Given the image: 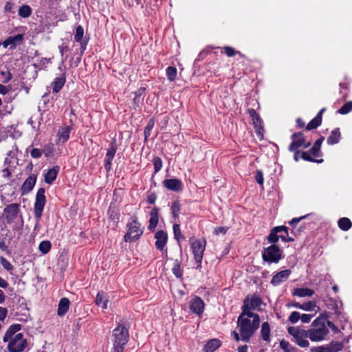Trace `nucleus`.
<instances>
[{"label": "nucleus", "mask_w": 352, "mask_h": 352, "mask_svg": "<svg viewBox=\"0 0 352 352\" xmlns=\"http://www.w3.org/2000/svg\"><path fill=\"white\" fill-rule=\"evenodd\" d=\"M153 162L155 172H158L162 168V162L161 159L158 157H154Z\"/></svg>", "instance_id": "49"}, {"label": "nucleus", "mask_w": 352, "mask_h": 352, "mask_svg": "<svg viewBox=\"0 0 352 352\" xmlns=\"http://www.w3.org/2000/svg\"><path fill=\"white\" fill-rule=\"evenodd\" d=\"M221 341L219 339H211L206 342L203 351L204 352H214L221 346Z\"/></svg>", "instance_id": "20"}, {"label": "nucleus", "mask_w": 352, "mask_h": 352, "mask_svg": "<svg viewBox=\"0 0 352 352\" xmlns=\"http://www.w3.org/2000/svg\"><path fill=\"white\" fill-rule=\"evenodd\" d=\"M128 331L122 325L118 326L113 330V345L116 352H122L123 346L128 340Z\"/></svg>", "instance_id": "4"}, {"label": "nucleus", "mask_w": 352, "mask_h": 352, "mask_svg": "<svg viewBox=\"0 0 352 352\" xmlns=\"http://www.w3.org/2000/svg\"><path fill=\"white\" fill-rule=\"evenodd\" d=\"M19 207L18 204H11L5 207L3 216L7 223H12L16 219L19 211Z\"/></svg>", "instance_id": "10"}, {"label": "nucleus", "mask_w": 352, "mask_h": 352, "mask_svg": "<svg viewBox=\"0 0 352 352\" xmlns=\"http://www.w3.org/2000/svg\"><path fill=\"white\" fill-rule=\"evenodd\" d=\"M352 110V101L347 102L345 103L339 110L340 114H346Z\"/></svg>", "instance_id": "42"}, {"label": "nucleus", "mask_w": 352, "mask_h": 352, "mask_svg": "<svg viewBox=\"0 0 352 352\" xmlns=\"http://www.w3.org/2000/svg\"><path fill=\"white\" fill-rule=\"evenodd\" d=\"M10 89L1 84H0V94L6 95L8 93Z\"/></svg>", "instance_id": "61"}, {"label": "nucleus", "mask_w": 352, "mask_h": 352, "mask_svg": "<svg viewBox=\"0 0 352 352\" xmlns=\"http://www.w3.org/2000/svg\"><path fill=\"white\" fill-rule=\"evenodd\" d=\"M159 220V213L157 208H153L150 212V220L148 228L150 230H154L156 228Z\"/></svg>", "instance_id": "22"}, {"label": "nucleus", "mask_w": 352, "mask_h": 352, "mask_svg": "<svg viewBox=\"0 0 352 352\" xmlns=\"http://www.w3.org/2000/svg\"><path fill=\"white\" fill-rule=\"evenodd\" d=\"M329 352H338L343 348V344L341 342L333 341L326 346Z\"/></svg>", "instance_id": "32"}, {"label": "nucleus", "mask_w": 352, "mask_h": 352, "mask_svg": "<svg viewBox=\"0 0 352 352\" xmlns=\"http://www.w3.org/2000/svg\"><path fill=\"white\" fill-rule=\"evenodd\" d=\"M224 50L226 55L229 57L234 56L236 54H239V52H236L234 48L231 47H226Z\"/></svg>", "instance_id": "52"}, {"label": "nucleus", "mask_w": 352, "mask_h": 352, "mask_svg": "<svg viewBox=\"0 0 352 352\" xmlns=\"http://www.w3.org/2000/svg\"><path fill=\"white\" fill-rule=\"evenodd\" d=\"M314 329L308 330L309 338L313 342H319L325 338L329 330L324 322H320L319 319L313 322Z\"/></svg>", "instance_id": "3"}, {"label": "nucleus", "mask_w": 352, "mask_h": 352, "mask_svg": "<svg viewBox=\"0 0 352 352\" xmlns=\"http://www.w3.org/2000/svg\"><path fill=\"white\" fill-rule=\"evenodd\" d=\"M316 314H303L300 315V320L304 323H308L311 321V318L315 316Z\"/></svg>", "instance_id": "51"}, {"label": "nucleus", "mask_w": 352, "mask_h": 352, "mask_svg": "<svg viewBox=\"0 0 352 352\" xmlns=\"http://www.w3.org/2000/svg\"><path fill=\"white\" fill-rule=\"evenodd\" d=\"M155 238L156 248L160 250H163L167 242V234L163 230H160L155 233Z\"/></svg>", "instance_id": "16"}, {"label": "nucleus", "mask_w": 352, "mask_h": 352, "mask_svg": "<svg viewBox=\"0 0 352 352\" xmlns=\"http://www.w3.org/2000/svg\"><path fill=\"white\" fill-rule=\"evenodd\" d=\"M69 300L67 298H61L58 309V314L59 316L64 315L69 309Z\"/></svg>", "instance_id": "29"}, {"label": "nucleus", "mask_w": 352, "mask_h": 352, "mask_svg": "<svg viewBox=\"0 0 352 352\" xmlns=\"http://www.w3.org/2000/svg\"><path fill=\"white\" fill-rule=\"evenodd\" d=\"M21 324H16L11 325L6 331L3 341L8 342V349L10 352H21L27 347V342L21 333Z\"/></svg>", "instance_id": "2"}, {"label": "nucleus", "mask_w": 352, "mask_h": 352, "mask_svg": "<svg viewBox=\"0 0 352 352\" xmlns=\"http://www.w3.org/2000/svg\"><path fill=\"white\" fill-rule=\"evenodd\" d=\"M36 177L33 175L28 177L24 182L21 190L23 193L29 192L34 186Z\"/></svg>", "instance_id": "24"}, {"label": "nucleus", "mask_w": 352, "mask_h": 352, "mask_svg": "<svg viewBox=\"0 0 352 352\" xmlns=\"http://www.w3.org/2000/svg\"><path fill=\"white\" fill-rule=\"evenodd\" d=\"M117 151V144L116 141L113 140L111 142L109 148L107 151L106 158L104 160V166L107 170H109L111 168V162L115 156Z\"/></svg>", "instance_id": "14"}, {"label": "nucleus", "mask_w": 352, "mask_h": 352, "mask_svg": "<svg viewBox=\"0 0 352 352\" xmlns=\"http://www.w3.org/2000/svg\"><path fill=\"white\" fill-rule=\"evenodd\" d=\"M8 310L5 307H0V320H3L7 316Z\"/></svg>", "instance_id": "58"}, {"label": "nucleus", "mask_w": 352, "mask_h": 352, "mask_svg": "<svg viewBox=\"0 0 352 352\" xmlns=\"http://www.w3.org/2000/svg\"><path fill=\"white\" fill-rule=\"evenodd\" d=\"M314 293L313 290L308 288H296L292 292L294 296L298 297L311 296Z\"/></svg>", "instance_id": "28"}, {"label": "nucleus", "mask_w": 352, "mask_h": 352, "mask_svg": "<svg viewBox=\"0 0 352 352\" xmlns=\"http://www.w3.org/2000/svg\"><path fill=\"white\" fill-rule=\"evenodd\" d=\"M58 48H59V51H60V53L61 56H63L64 53L65 52H67V50H68L67 49V46L64 45V44L60 45Z\"/></svg>", "instance_id": "64"}, {"label": "nucleus", "mask_w": 352, "mask_h": 352, "mask_svg": "<svg viewBox=\"0 0 352 352\" xmlns=\"http://www.w3.org/2000/svg\"><path fill=\"white\" fill-rule=\"evenodd\" d=\"M227 232V228L225 227H219L215 228L214 230V234H224Z\"/></svg>", "instance_id": "59"}, {"label": "nucleus", "mask_w": 352, "mask_h": 352, "mask_svg": "<svg viewBox=\"0 0 352 352\" xmlns=\"http://www.w3.org/2000/svg\"><path fill=\"white\" fill-rule=\"evenodd\" d=\"M173 232H174L175 239L177 241H179L181 239H184V235L182 234L179 224L175 223L173 225Z\"/></svg>", "instance_id": "40"}, {"label": "nucleus", "mask_w": 352, "mask_h": 352, "mask_svg": "<svg viewBox=\"0 0 352 352\" xmlns=\"http://www.w3.org/2000/svg\"><path fill=\"white\" fill-rule=\"evenodd\" d=\"M324 139V138L323 137H322L315 142L314 146L310 150V153L311 154V155L315 156V157L319 155L320 146H321V144H322Z\"/></svg>", "instance_id": "36"}, {"label": "nucleus", "mask_w": 352, "mask_h": 352, "mask_svg": "<svg viewBox=\"0 0 352 352\" xmlns=\"http://www.w3.org/2000/svg\"><path fill=\"white\" fill-rule=\"evenodd\" d=\"M255 179L258 182V184L263 185V176L261 170H257L255 175Z\"/></svg>", "instance_id": "53"}, {"label": "nucleus", "mask_w": 352, "mask_h": 352, "mask_svg": "<svg viewBox=\"0 0 352 352\" xmlns=\"http://www.w3.org/2000/svg\"><path fill=\"white\" fill-rule=\"evenodd\" d=\"M311 154L309 153H307V152H303L301 153V157L305 160H307V161H310V162H317V163H321L323 162V160L322 159H320V160H315L314 158H312L310 155Z\"/></svg>", "instance_id": "46"}, {"label": "nucleus", "mask_w": 352, "mask_h": 352, "mask_svg": "<svg viewBox=\"0 0 352 352\" xmlns=\"http://www.w3.org/2000/svg\"><path fill=\"white\" fill-rule=\"evenodd\" d=\"M280 346L281 349L287 351L288 349H290L292 347L289 343L285 340H281L280 342Z\"/></svg>", "instance_id": "56"}, {"label": "nucleus", "mask_w": 352, "mask_h": 352, "mask_svg": "<svg viewBox=\"0 0 352 352\" xmlns=\"http://www.w3.org/2000/svg\"><path fill=\"white\" fill-rule=\"evenodd\" d=\"M206 241L204 239H190V246L196 262L200 266Z\"/></svg>", "instance_id": "8"}, {"label": "nucleus", "mask_w": 352, "mask_h": 352, "mask_svg": "<svg viewBox=\"0 0 352 352\" xmlns=\"http://www.w3.org/2000/svg\"><path fill=\"white\" fill-rule=\"evenodd\" d=\"M177 69L173 67H168L166 69V76L170 81H174L177 78Z\"/></svg>", "instance_id": "39"}, {"label": "nucleus", "mask_w": 352, "mask_h": 352, "mask_svg": "<svg viewBox=\"0 0 352 352\" xmlns=\"http://www.w3.org/2000/svg\"><path fill=\"white\" fill-rule=\"evenodd\" d=\"M1 74L3 78L0 79L3 82H7L11 79V74L8 72H1Z\"/></svg>", "instance_id": "54"}, {"label": "nucleus", "mask_w": 352, "mask_h": 352, "mask_svg": "<svg viewBox=\"0 0 352 352\" xmlns=\"http://www.w3.org/2000/svg\"><path fill=\"white\" fill-rule=\"evenodd\" d=\"M262 256L265 261L277 263L282 258V251L276 245L271 244L264 248Z\"/></svg>", "instance_id": "6"}, {"label": "nucleus", "mask_w": 352, "mask_h": 352, "mask_svg": "<svg viewBox=\"0 0 352 352\" xmlns=\"http://www.w3.org/2000/svg\"><path fill=\"white\" fill-rule=\"evenodd\" d=\"M248 113L250 116L252 120L253 124L254 126V129L256 133L260 139L263 138V129L262 126V120L256 113L254 109H250L248 110Z\"/></svg>", "instance_id": "12"}, {"label": "nucleus", "mask_w": 352, "mask_h": 352, "mask_svg": "<svg viewBox=\"0 0 352 352\" xmlns=\"http://www.w3.org/2000/svg\"><path fill=\"white\" fill-rule=\"evenodd\" d=\"M260 319L257 314L242 312L238 318L237 327L239 334L234 331L232 335L236 341H248L257 329Z\"/></svg>", "instance_id": "1"}, {"label": "nucleus", "mask_w": 352, "mask_h": 352, "mask_svg": "<svg viewBox=\"0 0 352 352\" xmlns=\"http://www.w3.org/2000/svg\"><path fill=\"white\" fill-rule=\"evenodd\" d=\"M51 247L52 245L49 241H43L38 245V250L42 254H46L50 252Z\"/></svg>", "instance_id": "37"}, {"label": "nucleus", "mask_w": 352, "mask_h": 352, "mask_svg": "<svg viewBox=\"0 0 352 352\" xmlns=\"http://www.w3.org/2000/svg\"><path fill=\"white\" fill-rule=\"evenodd\" d=\"M164 186L168 190L179 191L182 189V182L178 179H169L164 181Z\"/></svg>", "instance_id": "19"}, {"label": "nucleus", "mask_w": 352, "mask_h": 352, "mask_svg": "<svg viewBox=\"0 0 352 352\" xmlns=\"http://www.w3.org/2000/svg\"><path fill=\"white\" fill-rule=\"evenodd\" d=\"M8 281L0 276V288L5 289L8 287Z\"/></svg>", "instance_id": "62"}, {"label": "nucleus", "mask_w": 352, "mask_h": 352, "mask_svg": "<svg viewBox=\"0 0 352 352\" xmlns=\"http://www.w3.org/2000/svg\"><path fill=\"white\" fill-rule=\"evenodd\" d=\"M306 217H307V216L305 215V216L300 217H298V218H294V219H292L290 221L289 224H290L292 226L294 227V226H296V224H297L298 223H299L302 219H305Z\"/></svg>", "instance_id": "57"}, {"label": "nucleus", "mask_w": 352, "mask_h": 352, "mask_svg": "<svg viewBox=\"0 0 352 352\" xmlns=\"http://www.w3.org/2000/svg\"><path fill=\"white\" fill-rule=\"evenodd\" d=\"M109 217L113 220V221H116L118 219V210L116 209V208H110L109 210Z\"/></svg>", "instance_id": "50"}, {"label": "nucleus", "mask_w": 352, "mask_h": 352, "mask_svg": "<svg viewBox=\"0 0 352 352\" xmlns=\"http://www.w3.org/2000/svg\"><path fill=\"white\" fill-rule=\"evenodd\" d=\"M144 91V90H139L138 92L135 93V96L134 98V102L135 104H137L138 102H140V96L141 94H142V92Z\"/></svg>", "instance_id": "63"}, {"label": "nucleus", "mask_w": 352, "mask_h": 352, "mask_svg": "<svg viewBox=\"0 0 352 352\" xmlns=\"http://www.w3.org/2000/svg\"><path fill=\"white\" fill-rule=\"evenodd\" d=\"M190 309L192 312L201 316L204 309V302L199 297H195L190 302Z\"/></svg>", "instance_id": "15"}, {"label": "nucleus", "mask_w": 352, "mask_h": 352, "mask_svg": "<svg viewBox=\"0 0 352 352\" xmlns=\"http://www.w3.org/2000/svg\"><path fill=\"white\" fill-rule=\"evenodd\" d=\"M339 228L344 231L349 230L352 226L351 220L346 217L341 218L338 222Z\"/></svg>", "instance_id": "33"}, {"label": "nucleus", "mask_w": 352, "mask_h": 352, "mask_svg": "<svg viewBox=\"0 0 352 352\" xmlns=\"http://www.w3.org/2000/svg\"><path fill=\"white\" fill-rule=\"evenodd\" d=\"M0 261L3 268L8 271H11L13 269V265L4 257H0Z\"/></svg>", "instance_id": "48"}, {"label": "nucleus", "mask_w": 352, "mask_h": 352, "mask_svg": "<svg viewBox=\"0 0 352 352\" xmlns=\"http://www.w3.org/2000/svg\"><path fill=\"white\" fill-rule=\"evenodd\" d=\"M42 151L38 148H33L31 151V156L34 158H38L41 156Z\"/></svg>", "instance_id": "55"}, {"label": "nucleus", "mask_w": 352, "mask_h": 352, "mask_svg": "<svg viewBox=\"0 0 352 352\" xmlns=\"http://www.w3.org/2000/svg\"><path fill=\"white\" fill-rule=\"evenodd\" d=\"M322 122V118L320 114H318L314 118H313L307 124V129L311 130L317 128L320 125Z\"/></svg>", "instance_id": "34"}, {"label": "nucleus", "mask_w": 352, "mask_h": 352, "mask_svg": "<svg viewBox=\"0 0 352 352\" xmlns=\"http://www.w3.org/2000/svg\"><path fill=\"white\" fill-rule=\"evenodd\" d=\"M59 166H55L48 170L45 175V182L51 184L56 178L58 173L59 172Z\"/></svg>", "instance_id": "21"}, {"label": "nucleus", "mask_w": 352, "mask_h": 352, "mask_svg": "<svg viewBox=\"0 0 352 352\" xmlns=\"http://www.w3.org/2000/svg\"><path fill=\"white\" fill-rule=\"evenodd\" d=\"M46 199L45 196V189L39 188L37 191L36 196V201L34 203V216L38 221L42 216V212L45 205Z\"/></svg>", "instance_id": "9"}, {"label": "nucleus", "mask_w": 352, "mask_h": 352, "mask_svg": "<svg viewBox=\"0 0 352 352\" xmlns=\"http://www.w3.org/2000/svg\"><path fill=\"white\" fill-rule=\"evenodd\" d=\"M340 139V133L339 129H336L333 130L331 133V135L327 138V144L330 145H333L337 144Z\"/></svg>", "instance_id": "30"}, {"label": "nucleus", "mask_w": 352, "mask_h": 352, "mask_svg": "<svg viewBox=\"0 0 352 352\" xmlns=\"http://www.w3.org/2000/svg\"><path fill=\"white\" fill-rule=\"evenodd\" d=\"M23 40V35L17 34L14 36L8 37L3 43V45L5 48L8 46L14 47L16 43L21 42Z\"/></svg>", "instance_id": "27"}, {"label": "nucleus", "mask_w": 352, "mask_h": 352, "mask_svg": "<svg viewBox=\"0 0 352 352\" xmlns=\"http://www.w3.org/2000/svg\"><path fill=\"white\" fill-rule=\"evenodd\" d=\"M172 271L176 277L180 278L182 276V271L181 270L180 264L177 261L175 262Z\"/></svg>", "instance_id": "45"}, {"label": "nucleus", "mask_w": 352, "mask_h": 352, "mask_svg": "<svg viewBox=\"0 0 352 352\" xmlns=\"http://www.w3.org/2000/svg\"><path fill=\"white\" fill-rule=\"evenodd\" d=\"M312 352H329L326 346H318L313 349Z\"/></svg>", "instance_id": "60"}, {"label": "nucleus", "mask_w": 352, "mask_h": 352, "mask_svg": "<svg viewBox=\"0 0 352 352\" xmlns=\"http://www.w3.org/2000/svg\"><path fill=\"white\" fill-rule=\"evenodd\" d=\"M261 338L263 340L269 341L270 337V324L265 322L263 323L261 329Z\"/></svg>", "instance_id": "31"}, {"label": "nucleus", "mask_w": 352, "mask_h": 352, "mask_svg": "<svg viewBox=\"0 0 352 352\" xmlns=\"http://www.w3.org/2000/svg\"><path fill=\"white\" fill-rule=\"evenodd\" d=\"M95 302L98 307H101L102 309H105L107 308L109 300L107 295L103 292H100L96 297Z\"/></svg>", "instance_id": "23"}, {"label": "nucleus", "mask_w": 352, "mask_h": 352, "mask_svg": "<svg viewBox=\"0 0 352 352\" xmlns=\"http://www.w3.org/2000/svg\"><path fill=\"white\" fill-rule=\"evenodd\" d=\"M155 125L154 120L153 119H151L147 124V126L144 129V138L145 140H147V138L150 136L151 132Z\"/></svg>", "instance_id": "44"}, {"label": "nucleus", "mask_w": 352, "mask_h": 352, "mask_svg": "<svg viewBox=\"0 0 352 352\" xmlns=\"http://www.w3.org/2000/svg\"><path fill=\"white\" fill-rule=\"evenodd\" d=\"M65 82V77L56 78L53 82V91L56 93L58 92L63 87Z\"/></svg>", "instance_id": "35"}, {"label": "nucleus", "mask_w": 352, "mask_h": 352, "mask_svg": "<svg viewBox=\"0 0 352 352\" xmlns=\"http://www.w3.org/2000/svg\"><path fill=\"white\" fill-rule=\"evenodd\" d=\"M181 210V205L179 202L175 201L172 204L171 211L174 218H177Z\"/></svg>", "instance_id": "43"}, {"label": "nucleus", "mask_w": 352, "mask_h": 352, "mask_svg": "<svg viewBox=\"0 0 352 352\" xmlns=\"http://www.w3.org/2000/svg\"><path fill=\"white\" fill-rule=\"evenodd\" d=\"M319 307L315 301H308L302 304L301 310L314 312V314L319 311Z\"/></svg>", "instance_id": "26"}, {"label": "nucleus", "mask_w": 352, "mask_h": 352, "mask_svg": "<svg viewBox=\"0 0 352 352\" xmlns=\"http://www.w3.org/2000/svg\"><path fill=\"white\" fill-rule=\"evenodd\" d=\"M288 333L293 337L294 341L300 347H308L309 342L307 340L308 331L300 329L297 327H289Z\"/></svg>", "instance_id": "5"}, {"label": "nucleus", "mask_w": 352, "mask_h": 352, "mask_svg": "<svg viewBox=\"0 0 352 352\" xmlns=\"http://www.w3.org/2000/svg\"><path fill=\"white\" fill-rule=\"evenodd\" d=\"M311 145V142H305L302 133H294L292 135V142L289 145L290 151H296L300 147L307 148Z\"/></svg>", "instance_id": "11"}, {"label": "nucleus", "mask_w": 352, "mask_h": 352, "mask_svg": "<svg viewBox=\"0 0 352 352\" xmlns=\"http://www.w3.org/2000/svg\"><path fill=\"white\" fill-rule=\"evenodd\" d=\"M291 274V270H285L276 273L272 278L271 283L276 286L285 281Z\"/></svg>", "instance_id": "17"}, {"label": "nucleus", "mask_w": 352, "mask_h": 352, "mask_svg": "<svg viewBox=\"0 0 352 352\" xmlns=\"http://www.w3.org/2000/svg\"><path fill=\"white\" fill-rule=\"evenodd\" d=\"M72 128L70 126H62L57 133V144H63L69 138Z\"/></svg>", "instance_id": "18"}, {"label": "nucleus", "mask_w": 352, "mask_h": 352, "mask_svg": "<svg viewBox=\"0 0 352 352\" xmlns=\"http://www.w3.org/2000/svg\"><path fill=\"white\" fill-rule=\"evenodd\" d=\"M84 36V30L82 26L79 25L76 28L74 39L76 42L80 43L82 50L84 51L86 47L87 43L82 41Z\"/></svg>", "instance_id": "25"}, {"label": "nucleus", "mask_w": 352, "mask_h": 352, "mask_svg": "<svg viewBox=\"0 0 352 352\" xmlns=\"http://www.w3.org/2000/svg\"><path fill=\"white\" fill-rule=\"evenodd\" d=\"M278 232H276V231L274 229L271 231L270 235L267 237L268 242L271 244H275L278 241V239L280 236L278 235Z\"/></svg>", "instance_id": "41"}, {"label": "nucleus", "mask_w": 352, "mask_h": 352, "mask_svg": "<svg viewBox=\"0 0 352 352\" xmlns=\"http://www.w3.org/2000/svg\"><path fill=\"white\" fill-rule=\"evenodd\" d=\"M300 319V314L298 311L292 312V314H290V316L289 317V320L292 324L297 323Z\"/></svg>", "instance_id": "47"}, {"label": "nucleus", "mask_w": 352, "mask_h": 352, "mask_svg": "<svg viewBox=\"0 0 352 352\" xmlns=\"http://www.w3.org/2000/svg\"><path fill=\"white\" fill-rule=\"evenodd\" d=\"M261 304V300L258 297L252 296L251 298H246L244 300L243 306V312L252 314L251 310L257 309Z\"/></svg>", "instance_id": "13"}, {"label": "nucleus", "mask_w": 352, "mask_h": 352, "mask_svg": "<svg viewBox=\"0 0 352 352\" xmlns=\"http://www.w3.org/2000/svg\"><path fill=\"white\" fill-rule=\"evenodd\" d=\"M32 13L31 8L28 5L21 6L19 10V14L23 18H27L30 16Z\"/></svg>", "instance_id": "38"}, {"label": "nucleus", "mask_w": 352, "mask_h": 352, "mask_svg": "<svg viewBox=\"0 0 352 352\" xmlns=\"http://www.w3.org/2000/svg\"><path fill=\"white\" fill-rule=\"evenodd\" d=\"M127 228V232L124 237L126 242L135 241L143 233V230L140 228V223L137 220H133L129 223Z\"/></svg>", "instance_id": "7"}]
</instances>
